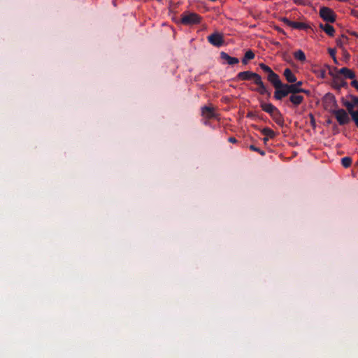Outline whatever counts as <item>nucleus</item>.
Here are the masks:
<instances>
[{
  "label": "nucleus",
  "mask_w": 358,
  "mask_h": 358,
  "mask_svg": "<svg viewBox=\"0 0 358 358\" xmlns=\"http://www.w3.org/2000/svg\"><path fill=\"white\" fill-rule=\"evenodd\" d=\"M343 105L346 107L349 114L352 116L353 113H357V110H354L355 104L353 102L345 101Z\"/></svg>",
  "instance_id": "nucleus-20"
},
{
  "label": "nucleus",
  "mask_w": 358,
  "mask_h": 358,
  "mask_svg": "<svg viewBox=\"0 0 358 358\" xmlns=\"http://www.w3.org/2000/svg\"><path fill=\"white\" fill-rule=\"evenodd\" d=\"M333 71L338 73L340 76L343 75L345 78L354 79L355 78V73L350 69L343 67L341 69H338L337 68H334Z\"/></svg>",
  "instance_id": "nucleus-10"
},
{
  "label": "nucleus",
  "mask_w": 358,
  "mask_h": 358,
  "mask_svg": "<svg viewBox=\"0 0 358 358\" xmlns=\"http://www.w3.org/2000/svg\"><path fill=\"white\" fill-rule=\"evenodd\" d=\"M320 17L327 22H334L336 21V15L334 11L327 8L322 7L320 10Z\"/></svg>",
  "instance_id": "nucleus-7"
},
{
  "label": "nucleus",
  "mask_w": 358,
  "mask_h": 358,
  "mask_svg": "<svg viewBox=\"0 0 358 358\" xmlns=\"http://www.w3.org/2000/svg\"><path fill=\"white\" fill-rule=\"evenodd\" d=\"M248 61H249V60L246 59H245V57H243V58L242 59V63H243V64H248Z\"/></svg>",
  "instance_id": "nucleus-35"
},
{
  "label": "nucleus",
  "mask_w": 358,
  "mask_h": 358,
  "mask_svg": "<svg viewBox=\"0 0 358 358\" xmlns=\"http://www.w3.org/2000/svg\"><path fill=\"white\" fill-rule=\"evenodd\" d=\"M283 22L289 27L296 29H306L308 27V26L303 22L292 21L288 20L287 18H285L283 20Z\"/></svg>",
  "instance_id": "nucleus-11"
},
{
  "label": "nucleus",
  "mask_w": 358,
  "mask_h": 358,
  "mask_svg": "<svg viewBox=\"0 0 358 358\" xmlns=\"http://www.w3.org/2000/svg\"><path fill=\"white\" fill-rule=\"evenodd\" d=\"M303 92V89L297 87L294 84H285L280 80L276 86L273 98L277 101H281L288 94H298Z\"/></svg>",
  "instance_id": "nucleus-2"
},
{
  "label": "nucleus",
  "mask_w": 358,
  "mask_h": 358,
  "mask_svg": "<svg viewBox=\"0 0 358 358\" xmlns=\"http://www.w3.org/2000/svg\"><path fill=\"white\" fill-rule=\"evenodd\" d=\"M259 66L261 69L267 74L266 79L273 86L275 89L276 86L278 85L280 81L281 80L279 76L275 73L268 66L266 65L264 63H260Z\"/></svg>",
  "instance_id": "nucleus-3"
},
{
  "label": "nucleus",
  "mask_w": 358,
  "mask_h": 358,
  "mask_svg": "<svg viewBox=\"0 0 358 358\" xmlns=\"http://www.w3.org/2000/svg\"><path fill=\"white\" fill-rule=\"evenodd\" d=\"M326 68L329 70V74L333 77L332 86L334 88L340 90L342 87L347 88L348 87V83L338 73L334 74L333 69L329 65H327Z\"/></svg>",
  "instance_id": "nucleus-5"
},
{
  "label": "nucleus",
  "mask_w": 358,
  "mask_h": 358,
  "mask_svg": "<svg viewBox=\"0 0 358 358\" xmlns=\"http://www.w3.org/2000/svg\"><path fill=\"white\" fill-rule=\"evenodd\" d=\"M202 115L205 116L206 118L211 119L216 117V113L214 111V109L209 106H203L201 108Z\"/></svg>",
  "instance_id": "nucleus-15"
},
{
  "label": "nucleus",
  "mask_w": 358,
  "mask_h": 358,
  "mask_svg": "<svg viewBox=\"0 0 358 358\" xmlns=\"http://www.w3.org/2000/svg\"><path fill=\"white\" fill-rule=\"evenodd\" d=\"M323 101L324 103V108L326 109H328L329 108H331L332 107L336 108L337 106L336 100L335 99V96L332 94H327L324 96Z\"/></svg>",
  "instance_id": "nucleus-9"
},
{
  "label": "nucleus",
  "mask_w": 358,
  "mask_h": 358,
  "mask_svg": "<svg viewBox=\"0 0 358 358\" xmlns=\"http://www.w3.org/2000/svg\"><path fill=\"white\" fill-rule=\"evenodd\" d=\"M260 107L262 110L267 113L269 115H273V112H275V109L278 108L275 106L271 103H266L264 101L260 102Z\"/></svg>",
  "instance_id": "nucleus-14"
},
{
  "label": "nucleus",
  "mask_w": 358,
  "mask_h": 358,
  "mask_svg": "<svg viewBox=\"0 0 358 358\" xmlns=\"http://www.w3.org/2000/svg\"><path fill=\"white\" fill-rule=\"evenodd\" d=\"M320 27L329 36H333L334 35L335 29L334 27L330 25L329 24H320Z\"/></svg>",
  "instance_id": "nucleus-18"
},
{
  "label": "nucleus",
  "mask_w": 358,
  "mask_h": 358,
  "mask_svg": "<svg viewBox=\"0 0 358 358\" xmlns=\"http://www.w3.org/2000/svg\"><path fill=\"white\" fill-rule=\"evenodd\" d=\"M208 41L215 47H220L223 45L224 41L223 38V36L218 33L215 32L208 36Z\"/></svg>",
  "instance_id": "nucleus-8"
},
{
  "label": "nucleus",
  "mask_w": 358,
  "mask_h": 358,
  "mask_svg": "<svg viewBox=\"0 0 358 358\" xmlns=\"http://www.w3.org/2000/svg\"><path fill=\"white\" fill-rule=\"evenodd\" d=\"M273 121L278 124L280 127L284 126V117L281 112L278 108L275 109V112H273V115H270Z\"/></svg>",
  "instance_id": "nucleus-13"
},
{
  "label": "nucleus",
  "mask_w": 358,
  "mask_h": 358,
  "mask_svg": "<svg viewBox=\"0 0 358 358\" xmlns=\"http://www.w3.org/2000/svg\"><path fill=\"white\" fill-rule=\"evenodd\" d=\"M332 59H333V60H334V63H335V64H338V61H337V59H336V57H332Z\"/></svg>",
  "instance_id": "nucleus-37"
},
{
  "label": "nucleus",
  "mask_w": 358,
  "mask_h": 358,
  "mask_svg": "<svg viewBox=\"0 0 358 358\" xmlns=\"http://www.w3.org/2000/svg\"><path fill=\"white\" fill-rule=\"evenodd\" d=\"M294 57L296 59L300 62H304L306 60V55L304 52L301 50L296 51L294 53Z\"/></svg>",
  "instance_id": "nucleus-21"
},
{
  "label": "nucleus",
  "mask_w": 358,
  "mask_h": 358,
  "mask_svg": "<svg viewBox=\"0 0 358 358\" xmlns=\"http://www.w3.org/2000/svg\"><path fill=\"white\" fill-rule=\"evenodd\" d=\"M343 54H344V56L346 59H349L350 58V55L349 53L345 50H343Z\"/></svg>",
  "instance_id": "nucleus-33"
},
{
  "label": "nucleus",
  "mask_w": 358,
  "mask_h": 358,
  "mask_svg": "<svg viewBox=\"0 0 358 358\" xmlns=\"http://www.w3.org/2000/svg\"><path fill=\"white\" fill-rule=\"evenodd\" d=\"M351 85L354 87L357 90H358V81L356 80H353L351 82Z\"/></svg>",
  "instance_id": "nucleus-28"
},
{
  "label": "nucleus",
  "mask_w": 358,
  "mask_h": 358,
  "mask_svg": "<svg viewBox=\"0 0 358 358\" xmlns=\"http://www.w3.org/2000/svg\"><path fill=\"white\" fill-rule=\"evenodd\" d=\"M327 122H328L329 124H330L331 122V120H329L327 121Z\"/></svg>",
  "instance_id": "nucleus-41"
},
{
  "label": "nucleus",
  "mask_w": 358,
  "mask_h": 358,
  "mask_svg": "<svg viewBox=\"0 0 358 358\" xmlns=\"http://www.w3.org/2000/svg\"><path fill=\"white\" fill-rule=\"evenodd\" d=\"M354 114H352V119L355 122L357 127H358V110L357 113H353Z\"/></svg>",
  "instance_id": "nucleus-26"
},
{
  "label": "nucleus",
  "mask_w": 358,
  "mask_h": 358,
  "mask_svg": "<svg viewBox=\"0 0 358 358\" xmlns=\"http://www.w3.org/2000/svg\"><path fill=\"white\" fill-rule=\"evenodd\" d=\"M261 133L265 136L269 137L270 138H273L275 136V132L268 127L263 128L261 130Z\"/></svg>",
  "instance_id": "nucleus-19"
},
{
  "label": "nucleus",
  "mask_w": 358,
  "mask_h": 358,
  "mask_svg": "<svg viewBox=\"0 0 358 358\" xmlns=\"http://www.w3.org/2000/svg\"><path fill=\"white\" fill-rule=\"evenodd\" d=\"M244 57H245L248 60H251L255 58V53L252 50H248L244 55Z\"/></svg>",
  "instance_id": "nucleus-24"
},
{
  "label": "nucleus",
  "mask_w": 358,
  "mask_h": 358,
  "mask_svg": "<svg viewBox=\"0 0 358 358\" xmlns=\"http://www.w3.org/2000/svg\"><path fill=\"white\" fill-rule=\"evenodd\" d=\"M352 102L354 103V104L356 106V105H358V97H356V96H352Z\"/></svg>",
  "instance_id": "nucleus-31"
},
{
  "label": "nucleus",
  "mask_w": 358,
  "mask_h": 358,
  "mask_svg": "<svg viewBox=\"0 0 358 358\" xmlns=\"http://www.w3.org/2000/svg\"><path fill=\"white\" fill-rule=\"evenodd\" d=\"M342 38H338L336 40V45L339 48H343V44L345 43V41H348V37L345 35L341 36Z\"/></svg>",
  "instance_id": "nucleus-23"
},
{
  "label": "nucleus",
  "mask_w": 358,
  "mask_h": 358,
  "mask_svg": "<svg viewBox=\"0 0 358 358\" xmlns=\"http://www.w3.org/2000/svg\"><path fill=\"white\" fill-rule=\"evenodd\" d=\"M249 148L252 151L258 152L262 156H264L266 154L264 151L260 150L254 145H250Z\"/></svg>",
  "instance_id": "nucleus-25"
},
{
  "label": "nucleus",
  "mask_w": 358,
  "mask_h": 358,
  "mask_svg": "<svg viewBox=\"0 0 358 358\" xmlns=\"http://www.w3.org/2000/svg\"><path fill=\"white\" fill-rule=\"evenodd\" d=\"M351 34L358 37V34L356 32H355V31L351 32Z\"/></svg>",
  "instance_id": "nucleus-38"
},
{
  "label": "nucleus",
  "mask_w": 358,
  "mask_h": 358,
  "mask_svg": "<svg viewBox=\"0 0 358 358\" xmlns=\"http://www.w3.org/2000/svg\"><path fill=\"white\" fill-rule=\"evenodd\" d=\"M301 93H306V94H308L310 92L308 90H306L303 89V92H302Z\"/></svg>",
  "instance_id": "nucleus-39"
},
{
  "label": "nucleus",
  "mask_w": 358,
  "mask_h": 358,
  "mask_svg": "<svg viewBox=\"0 0 358 358\" xmlns=\"http://www.w3.org/2000/svg\"><path fill=\"white\" fill-rule=\"evenodd\" d=\"M294 3L299 5H305V0H292Z\"/></svg>",
  "instance_id": "nucleus-29"
},
{
  "label": "nucleus",
  "mask_w": 358,
  "mask_h": 358,
  "mask_svg": "<svg viewBox=\"0 0 358 358\" xmlns=\"http://www.w3.org/2000/svg\"><path fill=\"white\" fill-rule=\"evenodd\" d=\"M268 138H269V137H267V136H266L265 138H264V142L267 141L268 140Z\"/></svg>",
  "instance_id": "nucleus-40"
},
{
  "label": "nucleus",
  "mask_w": 358,
  "mask_h": 358,
  "mask_svg": "<svg viewBox=\"0 0 358 358\" xmlns=\"http://www.w3.org/2000/svg\"><path fill=\"white\" fill-rule=\"evenodd\" d=\"M310 119H311V124H312V125H313V126H314V125H315V118H314V116H313L312 114H310Z\"/></svg>",
  "instance_id": "nucleus-34"
},
{
  "label": "nucleus",
  "mask_w": 358,
  "mask_h": 358,
  "mask_svg": "<svg viewBox=\"0 0 358 358\" xmlns=\"http://www.w3.org/2000/svg\"><path fill=\"white\" fill-rule=\"evenodd\" d=\"M220 58L224 61L227 62L228 64L233 65L238 64L239 62V60L236 57H232L229 56L227 53L224 52H221L220 53Z\"/></svg>",
  "instance_id": "nucleus-16"
},
{
  "label": "nucleus",
  "mask_w": 358,
  "mask_h": 358,
  "mask_svg": "<svg viewBox=\"0 0 358 358\" xmlns=\"http://www.w3.org/2000/svg\"><path fill=\"white\" fill-rule=\"evenodd\" d=\"M352 159L349 157H345L341 159V164L345 167H349L352 164Z\"/></svg>",
  "instance_id": "nucleus-22"
},
{
  "label": "nucleus",
  "mask_w": 358,
  "mask_h": 358,
  "mask_svg": "<svg viewBox=\"0 0 358 358\" xmlns=\"http://www.w3.org/2000/svg\"><path fill=\"white\" fill-rule=\"evenodd\" d=\"M297 87H300L301 85H302V82L301 81H299L297 82L296 83L294 84Z\"/></svg>",
  "instance_id": "nucleus-36"
},
{
  "label": "nucleus",
  "mask_w": 358,
  "mask_h": 358,
  "mask_svg": "<svg viewBox=\"0 0 358 358\" xmlns=\"http://www.w3.org/2000/svg\"><path fill=\"white\" fill-rule=\"evenodd\" d=\"M328 51H329V55H331V57H336V50H335V49L329 48L328 50Z\"/></svg>",
  "instance_id": "nucleus-27"
},
{
  "label": "nucleus",
  "mask_w": 358,
  "mask_h": 358,
  "mask_svg": "<svg viewBox=\"0 0 358 358\" xmlns=\"http://www.w3.org/2000/svg\"><path fill=\"white\" fill-rule=\"evenodd\" d=\"M253 80L255 84L258 87L255 90L261 95L266 94L268 97L271 96V92L267 90L266 85L262 81V77L257 73L250 71L239 72L236 77V80Z\"/></svg>",
  "instance_id": "nucleus-1"
},
{
  "label": "nucleus",
  "mask_w": 358,
  "mask_h": 358,
  "mask_svg": "<svg viewBox=\"0 0 358 358\" xmlns=\"http://www.w3.org/2000/svg\"><path fill=\"white\" fill-rule=\"evenodd\" d=\"M283 75L288 83H293L296 81V77L289 68L285 69Z\"/></svg>",
  "instance_id": "nucleus-17"
},
{
  "label": "nucleus",
  "mask_w": 358,
  "mask_h": 358,
  "mask_svg": "<svg viewBox=\"0 0 358 358\" xmlns=\"http://www.w3.org/2000/svg\"><path fill=\"white\" fill-rule=\"evenodd\" d=\"M304 100V98L301 95L299 94H291L289 99L286 101L285 103L288 105L289 102H291L294 106L296 107L299 106Z\"/></svg>",
  "instance_id": "nucleus-12"
},
{
  "label": "nucleus",
  "mask_w": 358,
  "mask_h": 358,
  "mask_svg": "<svg viewBox=\"0 0 358 358\" xmlns=\"http://www.w3.org/2000/svg\"><path fill=\"white\" fill-rule=\"evenodd\" d=\"M331 113L334 115L340 125H345L350 122V119L344 109L331 110Z\"/></svg>",
  "instance_id": "nucleus-6"
},
{
  "label": "nucleus",
  "mask_w": 358,
  "mask_h": 358,
  "mask_svg": "<svg viewBox=\"0 0 358 358\" xmlns=\"http://www.w3.org/2000/svg\"><path fill=\"white\" fill-rule=\"evenodd\" d=\"M229 141L230 143H236V142H237V140H236V138H234V137H229Z\"/></svg>",
  "instance_id": "nucleus-32"
},
{
  "label": "nucleus",
  "mask_w": 358,
  "mask_h": 358,
  "mask_svg": "<svg viewBox=\"0 0 358 358\" xmlns=\"http://www.w3.org/2000/svg\"><path fill=\"white\" fill-rule=\"evenodd\" d=\"M320 76L322 78H324L326 77V70L325 69H321V71H320Z\"/></svg>",
  "instance_id": "nucleus-30"
},
{
  "label": "nucleus",
  "mask_w": 358,
  "mask_h": 358,
  "mask_svg": "<svg viewBox=\"0 0 358 358\" xmlns=\"http://www.w3.org/2000/svg\"><path fill=\"white\" fill-rule=\"evenodd\" d=\"M201 17L195 13L184 12L181 15L180 22L185 25L197 24L201 22Z\"/></svg>",
  "instance_id": "nucleus-4"
}]
</instances>
